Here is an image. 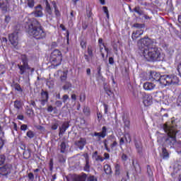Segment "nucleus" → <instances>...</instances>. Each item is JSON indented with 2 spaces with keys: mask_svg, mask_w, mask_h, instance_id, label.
Masks as SVG:
<instances>
[{
  "mask_svg": "<svg viewBox=\"0 0 181 181\" xmlns=\"http://www.w3.org/2000/svg\"><path fill=\"white\" fill-rule=\"evenodd\" d=\"M27 33L30 36L36 39V40H43L46 39V31L40 22L36 19H33L29 24L27 28Z\"/></svg>",
  "mask_w": 181,
  "mask_h": 181,
  "instance_id": "1",
  "label": "nucleus"
},
{
  "mask_svg": "<svg viewBox=\"0 0 181 181\" xmlns=\"http://www.w3.org/2000/svg\"><path fill=\"white\" fill-rule=\"evenodd\" d=\"M142 54L146 62L148 63H156L165 60V54L159 48L153 47V48H144Z\"/></svg>",
  "mask_w": 181,
  "mask_h": 181,
  "instance_id": "2",
  "label": "nucleus"
},
{
  "mask_svg": "<svg viewBox=\"0 0 181 181\" xmlns=\"http://www.w3.org/2000/svg\"><path fill=\"white\" fill-rule=\"evenodd\" d=\"M163 128L165 132L167 133V136L164 137V145L173 148L175 144H176L177 128L173 125V122H172V124L170 125H168L167 124H163Z\"/></svg>",
  "mask_w": 181,
  "mask_h": 181,
  "instance_id": "3",
  "label": "nucleus"
},
{
  "mask_svg": "<svg viewBox=\"0 0 181 181\" xmlns=\"http://www.w3.org/2000/svg\"><path fill=\"white\" fill-rule=\"evenodd\" d=\"M51 69H57L63 62V54L59 49H54L50 55Z\"/></svg>",
  "mask_w": 181,
  "mask_h": 181,
  "instance_id": "4",
  "label": "nucleus"
},
{
  "mask_svg": "<svg viewBox=\"0 0 181 181\" xmlns=\"http://www.w3.org/2000/svg\"><path fill=\"white\" fill-rule=\"evenodd\" d=\"M21 60L22 64H18L17 65L20 70L19 74H21V76L25 74L26 73V70H30L31 73L35 72V68H31L29 66V58H28L27 54H21Z\"/></svg>",
  "mask_w": 181,
  "mask_h": 181,
  "instance_id": "5",
  "label": "nucleus"
},
{
  "mask_svg": "<svg viewBox=\"0 0 181 181\" xmlns=\"http://www.w3.org/2000/svg\"><path fill=\"white\" fill-rule=\"evenodd\" d=\"M134 28L137 30L134 31L132 34V38L133 40H136V39L141 37L144 35V29H145V24L134 23Z\"/></svg>",
  "mask_w": 181,
  "mask_h": 181,
  "instance_id": "6",
  "label": "nucleus"
},
{
  "mask_svg": "<svg viewBox=\"0 0 181 181\" xmlns=\"http://www.w3.org/2000/svg\"><path fill=\"white\" fill-rule=\"evenodd\" d=\"M12 170H13V165L10 163H7L1 167H0V175L1 176H9L11 173H12Z\"/></svg>",
  "mask_w": 181,
  "mask_h": 181,
  "instance_id": "7",
  "label": "nucleus"
},
{
  "mask_svg": "<svg viewBox=\"0 0 181 181\" xmlns=\"http://www.w3.org/2000/svg\"><path fill=\"white\" fill-rule=\"evenodd\" d=\"M139 43L141 45V46H144L147 47V49L153 48V40L149 38L148 37H144L139 40Z\"/></svg>",
  "mask_w": 181,
  "mask_h": 181,
  "instance_id": "8",
  "label": "nucleus"
},
{
  "mask_svg": "<svg viewBox=\"0 0 181 181\" xmlns=\"http://www.w3.org/2000/svg\"><path fill=\"white\" fill-rule=\"evenodd\" d=\"M93 52V47L91 45L88 46V48H87L88 54H85L83 55L86 62H87L88 63H90V59H93V57H94V53Z\"/></svg>",
  "mask_w": 181,
  "mask_h": 181,
  "instance_id": "9",
  "label": "nucleus"
},
{
  "mask_svg": "<svg viewBox=\"0 0 181 181\" xmlns=\"http://www.w3.org/2000/svg\"><path fill=\"white\" fill-rule=\"evenodd\" d=\"M8 39L13 46L16 47V46L18 45V33H13L9 35Z\"/></svg>",
  "mask_w": 181,
  "mask_h": 181,
  "instance_id": "10",
  "label": "nucleus"
},
{
  "mask_svg": "<svg viewBox=\"0 0 181 181\" xmlns=\"http://www.w3.org/2000/svg\"><path fill=\"white\" fill-rule=\"evenodd\" d=\"M91 136H98L99 141L101 139V138H105V136H107V127L105 126L103 127L101 132H94L93 134H91Z\"/></svg>",
  "mask_w": 181,
  "mask_h": 181,
  "instance_id": "11",
  "label": "nucleus"
},
{
  "mask_svg": "<svg viewBox=\"0 0 181 181\" xmlns=\"http://www.w3.org/2000/svg\"><path fill=\"white\" fill-rule=\"evenodd\" d=\"M0 9L2 12H8L9 9V0H0Z\"/></svg>",
  "mask_w": 181,
  "mask_h": 181,
  "instance_id": "12",
  "label": "nucleus"
},
{
  "mask_svg": "<svg viewBox=\"0 0 181 181\" xmlns=\"http://www.w3.org/2000/svg\"><path fill=\"white\" fill-rule=\"evenodd\" d=\"M86 144H87V140H86V138L81 137L78 141H76L75 142V145L82 151V149L84 148V146H86Z\"/></svg>",
  "mask_w": 181,
  "mask_h": 181,
  "instance_id": "13",
  "label": "nucleus"
},
{
  "mask_svg": "<svg viewBox=\"0 0 181 181\" xmlns=\"http://www.w3.org/2000/svg\"><path fill=\"white\" fill-rule=\"evenodd\" d=\"M143 103L145 107H149V105H151L153 103L152 96H151V95H144L143 98Z\"/></svg>",
  "mask_w": 181,
  "mask_h": 181,
  "instance_id": "14",
  "label": "nucleus"
},
{
  "mask_svg": "<svg viewBox=\"0 0 181 181\" xmlns=\"http://www.w3.org/2000/svg\"><path fill=\"white\" fill-rule=\"evenodd\" d=\"M169 76L170 75H163L160 76V80L158 81L160 82L161 86H169Z\"/></svg>",
  "mask_w": 181,
  "mask_h": 181,
  "instance_id": "15",
  "label": "nucleus"
},
{
  "mask_svg": "<svg viewBox=\"0 0 181 181\" xmlns=\"http://www.w3.org/2000/svg\"><path fill=\"white\" fill-rule=\"evenodd\" d=\"M143 87L144 90H146L147 91H151L152 90H154V88L156 87V85L151 82H146L144 83Z\"/></svg>",
  "mask_w": 181,
  "mask_h": 181,
  "instance_id": "16",
  "label": "nucleus"
},
{
  "mask_svg": "<svg viewBox=\"0 0 181 181\" xmlns=\"http://www.w3.org/2000/svg\"><path fill=\"white\" fill-rule=\"evenodd\" d=\"M69 123L62 124L61 127H59V136H62V135H64V132H66V131L69 129Z\"/></svg>",
  "mask_w": 181,
  "mask_h": 181,
  "instance_id": "17",
  "label": "nucleus"
},
{
  "mask_svg": "<svg viewBox=\"0 0 181 181\" xmlns=\"http://www.w3.org/2000/svg\"><path fill=\"white\" fill-rule=\"evenodd\" d=\"M169 80V86L172 84H179V78L175 75H170Z\"/></svg>",
  "mask_w": 181,
  "mask_h": 181,
  "instance_id": "18",
  "label": "nucleus"
},
{
  "mask_svg": "<svg viewBox=\"0 0 181 181\" xmlns=\"http://www.w3.org/2000/svg\"><path fill=\"white\" fill-rule=\"evenodd\" d=\"M45 2V11L48 15H52L53 11L52 10V6H50V4L48 0H43Z\"/></svg>",
  "mask_w": 181,
  "mask_h": 181,
  "instance_id": "19",
  "label": "nucleus"
},
{
  "mask_svg": "<svg viewBox=\"0 0 181 181\" xmlns=\"http://www.w3.org/2000/svg\"><path fill=\"white\" fill-rule=\"evenodd\" d=\"M84 158L86 159V165L84 166L83 170H85V172H88L90 170V160L88 159V154H84Z\"/></svg>",
  "mask_w": 181,
  "mask_h": 181,
  "instance_id": "20",
  "label": "nucleus"
},
{
  "mask_svg": "<svg viewBox=\"0 0 181 181\" xmlns=\"http://www.w3.org/2000/svg\"><path fill=\"white\" fill-rule=\"evenodd\" d=\"M150 76L155 81H159V80H160V77L162 76L159 72L156 71L151 72Z\"/></svg>",
  "mask_w": 181,
  "mask_h": 181,
  "instance_id": "21",
  "label": "nucleus"
},
{
  "mask_svg": "<svg viewBox=\"0 0 181 181\" xmlns=\"http://www.w3.org/2000/svg\"><path fill=\"white\" fill-rule=\"evenodd\" d=\"M103 42V38H99L98 45H99V46H103V47H104L105 51L107 53L106 57H108V54L110 53V49H108V47H107V46H105V44Z\"/></svg>",
  "mask_w": 181,
  "mask_h": 181,
  "instance_id": "22",
  "label": "nucleus"
},
{
  "mask_svg": "<svg viewBox=\"0 0 181 181\" xmlns=\"http://www.w3.org/2000/svg\"><path fill=\"white\" fill-rule=\"evenodd\" d=\"M121 175V165L116 163L115 164V175L119 176Z\"/></svg>",
  "mask_w": 181,
  "mask_h": 181,
  "instance_id": "23",
  "label": "nucleus"
},
{
  "mask_svg": "<svg viewBox=\"0 0 181 181\" xmlns=\"http://www.w3.org/2000/svg\"><path fill=\"white\" fill-rule=\"evenodd\" d=\"M87 179V174L83 173L81 175H78L74 179V181H86Z\"/></svg>",
  "mask_w": 181,
  "mask_h": 181,
  "instance_id": "24",
  "label": "nucleus"
},
{
  "mask_svg": "<svg viewBox=\"0 0 181 181\" xmlns=\"http://www.w3.org/2000/svg\"><path fill=\"white\" fill-rule=\"evenodd\" d=\"M103 169L105 170V173H106V175H111V173H112V170L111 169V165H110L109 164H106L104 165Z\"/></svg>",
  "mask_w": 181,
  "mask_h": 181,
  "instance_id": "25",
  "label": "nucleus"
},
{
  "mask_svg": "<svg viewBox=\"0 0 181 181\" xmlns=\"http://www.w3.org/2000/svg\"><path fill=\"white\" fill-rule=\"evenodd\" d=\"M154 98L156 101H161L163 98V93L162 92H156L154 95Z\"/></svg>",
  "mask_w": 181,
  "mask_h": 181,
  "instance_id": "26",
  "label": "nucleus"
},
{
  "mask_svg": "<svg viewBox=\"0 0 181 181\" xmlns=\"http://www.w3.org/2000/svg\"><path fill=\"white\" fill-rule=\"evenodd\" d=\"M123 122L124 124V127L129 129L131 127V120H129L128 118L123 117Z\"/></svg>",
  "mask_w": 181,
  "mask_h": 181,
  "instance_id": "27",
  "label": "nucleus"
},
{
  "mask_svg": "<svg viewBox=\"0 0 181 181\" xmlns=\"http://www.w3.org/2000/svg\"><path fill=\"white\" fill-rule=\"evenodd\" d=\"M163 159H169V152L166 148H162Z\"/></svg>",
  "mask_w": 181,
  "mask_h": 181,
  "instance_id": "28",
  "label": "nucleus"
},
{
  "mask_svg": "<svg viewBox=\"0 0 181 181\" xmlns=\"http://www.w3.org/2000/svg\"><path fill=\"white\" fill-rule=\"evenodd\" d=\"M83 112L86 117H90L91 115V110L89 107H85L83 110Z\"/></svg>",
  "mask_w": 181,
  "mask_h": 181,
  "instance_id": "29",
  "label": "nucleus"
},
{
  "mask_svg": "<svg viewBox=\"0 0 181 181\" xmlns=\"http://www.w3.org/2000/svg\"><path fill=\"white\" fill-rule=\"evenodd\" d=\"M14 108H16V110H21V108H22V102H21V100H15L14 101Z\"/></svg>",
  "mask_w": 181,
  "mask_h": 181,
  "instance_id": "30",
  "label": "nucleus"
},
{
  "mask_svg": "<svg viewBox=\"0 0 181 181\" xmlns=\"http://www.w3.org/2000/svg\"><path fill=\"white\" fill-rule=\"evenodd\" d=\"M13 87H14L16 91H20V93H22V91H23V89H22L21 85L18 83L13 82Z\"/></svg>",
  "mask_w": 181,
  "mask_h": 181,
  "instance_id": "31",
  "label": "nucleus"
},
{
  "mask_svg": "<svg viewBox=\"0 0 181 181\" xmlns=\"http://www.w3.org/2000/svg\"><path fill=\"white\" fill-rule=\"evenodd\" d=\"M59 28L62 30H66V39H67V42H68V43H69V39H70V33L69 32V30H66V27L63 25V24H60V25H59Z\"/></svg>",
  "mask_w": 181,
  "mask_h": 181,
  "instance_id": "32",
  "label": "nucleus"
},
{
  "mask_svg": "<svg viewBox=\"0 0 181 181\" xmlns=\"http://www.w3.org/2000/svg\"><path fill=\"white\" fill-rule=\"evenodd\" d=\"M66 148H67V146L66 145V142L62 141L60 144V152H61V153H65Z\"/></svg>",
  "mask_w": 181,
  "mask_h": 181,
  "instance_id": "33",
  "label": "nucleus"
},
{
  "mask_svg": "<svg viewBox=\"0 0 181 181\" xmlns=\"http://www.w3.org/2000/svg\"><path fill=\"white\" fill-rule=\"evenodd\" d=\"M125 141L128 142V139L124 135V137H122L119 139V145L120 148H122V145H124V144H125Z\"/></svg>",
  "mask_w": 181,
  "mask_h": 181,
  "instance_id": "34",
  "label": "nucleus"
},
{
  "mask_svg": "<svg viewBox=\"0 0 181 181\" xmlns=\"http://www.w3.org/2000/svg\"><path fill=\"white\" fill-rule=\"evenodd\" d=\"M134 12H136V13H138V15H139L140 16H141V15H144V11H142L141 9V7L139 6H136L133 9Z\"/></svg>",
  "mask_w": 181,
  "mask_h": 181,
  "instance_id": "35",
  "label": "nucleus"
},
{
  "mask_svg": "<svg viewBox=\"0 0 181 181\" xmlns=\"http://www.w3.org/2000/svg\"><path fill=\"white\" fill-rule=\"evenodd\" d=\"M41 97L44 100H49V93L42 90L41 91Z\"/></svg>",
  "mask_w": 181,
  "mask_h": 181,
  "instance_id": "36",
  "label": "nucleus"
},
{
  "mask_svg": "<svg viewBox=\"0 0 181 181\" xmlns=\"http://www.w3.org/2000/svg\"><path fill=\"white\" fill-rule=\"evenodd\" d=\"M134 168L135 169L136 173H141V172H142V169L141 168L139 163H136V165H134Z\"/></svg>",
  "mask_w": 181,
  "mask_h": 181,
  "instance_id": "37",
  "label": "nucleus"
},
{
  "mask_svg": "<svg viewBox=\"0 0 181 181\" xmlns=\"http://www.w3.org/2000/svg\"><path fill=\"white\" fill-rule=\"evenodd\" d=\"M6 160V156L5 154L0 155V166L5 164V161Z\"/></svg>",
  "mask_w": 181,
  "mask_h": 181,
  "instance_id": "38",
  "label": "nucleus"
},
{
  "mask_svg": "<svg viewBox=\"0 0 181 181\" xmlns=\"http://www.w3.org/2000/svg\"><path fill=\"white\" fill-rule=\"evenodd\" d=\"M34 16L35 18H41V16H43V12L41 10H36L34 13Z\"/></svg>",
  "mask_w": 181,
  "mask_h": 181,
  "instance_id": "39",
  "label": "nucleus"
},
{
  "mask_svg": "<svg viewBox=\"0 0 181 181\" xmlns=\"http://www.w3.org/2000/svg\"><path fill=\"white\" fill-rule=\"evenodd\" d=\"M67 73H69L68 71H63L62 75L60 76L61 81H66L67 80Z\"/></svg>",
  "mask_w": 181,
  "mask_h": 181,
  "instance_id": "40",
  "label": "nucleus"
},
{
  "mask_svg": "<svg viewBox=\"0 0 181 181\" xmlns=\"http://www.w3.org/2000/svg\"><path fill=\"white\" fill-rule=\"evenodd\" d=\"M104 90L106 94H107V95L109 96L112 95V91H111V89H110V87L104 86Z\"/></svg>",
  "mask_w": 181,
  "mask_h": 181,
  "instance_id": "41",
  "label": "nucleus"
},
{
  "mask_svg": "<svg viewBox=\"0 0 181 181\" xmlns=\"http://www.w3.org/2000/svg\"><path fill=\"white\" fill-rule=\"evenodd\" d=\"M26 135L30 139H32L35 138V132H33L32 130H29L27 133Z\"/></svg>",
  "mask_w": 181,
  "mask_h": 181,
  "instance_id": "42",
  "label": "nucleus"
},
{
  "mask_svg": "<svg viewBox=\"0 0 181 181\" xmlns=\"http://www.w3.org/2000/svg\"><path fill=\"white\" fill-rule=\"evenodd\" d=\"M27 5L28 8H33L35 6V0H27Z\"/></svg>",
  "mask_w": 181,
  "mask_h": 181,
  "instance_id": "43",
  "label": "nucleus"
},
{
  "mask_svg": "<svg viewBox=\"0 0 181 181\" xmlns=\"http://www.w3.org/2000/svg\"><path fill=\"white\" fill-rule=\"evenodd\" d=\"M58 159L60 163H64V162H66V158H64V156H63L62 154L58 155Z\"/></svg>",
  "mask_w": 181,
  "mask_h": 181,
  "instance_id": "44",
  "label": "nucleus"
},
{
  "mask_svg": "<svg viewBox=\"0 0 181 181\" xmlns=\"http://www.w3.org/2000/svg\"><path fill=\"white\" fill-rule=\"evenodd\" d=\"M96 114L98 122H101V120L103 119V113L98 110Z\"/></svg>",
  "mask_w": 181,
  "mask_h": 181,
  "instance_id": "45",
  "label": "nucleus"
},
{
  "mask_svg": "<svg viewBox=\"0 0 181 181\" xmlns=\"http://www.w3.org/2000/svg\"><path fill=\"white\" fill-rule=\"evenodd\" d=\"M80 46H81V49H83V50L86 49L87 47V42H86L84 40H81L80 42Z\"/></svg>",
  "mask_w": 181,
  "mask_h": 181,
  "instance_id": "46",
  "label": "nucleus"
},
{
  "mask_svg": "<svg viewBox=\"0 0 181 181\" xmlns=\"http://www.w3.org/2000/svg\"><path fill=\"white\" fill-rule=\"evenodd\" d=\"M103 12L106 14L107 18L110 19V13L108 11V8L107 6L103 7Z\"/></svg>",
  "mask_w": 181,
  "mask_h": 181,
  "instance_id": "47",
  "label": "nucleus"
},
{
  "mask_svg": "<svg viewBox=\"0 0 181 181\" xmlns=\"http://www.w3.org/2000/svg\"><path fill=\"white\" fill-rule=\"evenodd\" d=\"M5 71H6L5 66L4 65H0V76H1V74H5Z\"/></svg>",
  "mask_w": 181,
  "mask_h": 181,
  "instance_id": "48",
  "label": "nucleus"
},
{
  "mask_svg": "<svg viewBox=\"0 0 181 181\" xmlns=\"http://www.w3.org/2000/svg\"><path fill=\"white\" fill-rule=\"evenodd\" d=\"M87 181H98V180L95 177V176L90 175L88 177Z\"/></svg>",
  "mask_w": 181,
  "mask_h": 181,
  "instance_id": "49",
  "label": "nucleus"
},
{
  "mask_svg": "<svg viewBox=\"0 0 181 181\" xmlns=\"http://www.w3.org/2000/svg\"><path fill=\"white\" fill-rule=\"evenodd\" d=\"M134 145L136 146V148H141L142 147V142L141 141H134Z\"/></svg>",
  "mask_w": 181,
  "mask_h": 181,
  "instance_id": "50",
  "label": "nucleus"
},
{
  "mask_svg": "<svg viewBox=\"0 0 181 181\" xmlns=\"http://www.w3.org/2000/svg\"><path fill=\"white\" fill-rule=\"evenodd\" d=\"M99 48H100V54H101L102 57L103 59H105V54L103 52V50H104V47H103V45H99Z\"/></svg>",
  "mask_w": 181,
  "mask_h": 181,
  "instance_id": "51",
  "label": "nucleus"
},
{
  "mask_svg": "<svg viewBox=\"0 0 181 181\" xmlns=\"http://www.w3.org/2000/svg\"><path fill=\"white\" fill-rule=\"evenodd\" d=\"M28 177L30 181L35 180V175H33V173H28Z\"/></svg>",
  "mask_w": 181,
  "mask_h": 181,
  "instance_id": "52",
  "label": "nucleus"
},
{
  "mask_svg": "<svg viewBox=\"0 0 181 181\" xmlns=\"http://www.w3.org/2000/svg\"><path fill=\"white\" fill-rule=\"evenodd\" d=\"M105 149H106L107 152H111V148L108 147V144H107V140L104 141Z\"/></svg>",
  "mask_w": 181,
  "mask_h": 181,
  "instance_id": "53",
  "label": "nucleus"
},
{
  "mask_svg": "<svg viewBox=\"0 0 181 181\" xmlns=\"http://www.w3.org/2000/svg\"><path fill=\"white\" fill-rule=\"evenodd\" d=\"M79 100L81 101V103H84L86 101V94L83 93V94H81L80 95V99Z\"/></svg>",
  "mask_w": 181,
  "mask_h": 181,
  "instance_id": "54",
  "label": "nucleus"
},
{
  "mask_svg": "<svg viewBox=\"0 0 181 181\" xmlns=\"http://www.w3.org/2000/svg\"><path fill=\"white\" fill-rule=\"evenodd\" d=\"M116 146H118V142L117 141H114L112 144H110L111 149H114V148H116Z\"/></svg>",
  "mask_w": 181,
  "mask_h": 181,
  "instance_id": "55",
  "label": "nucleus"
},
{
  "mask_svg": "<svg viewBox=\"0 0 181 181\" xmlns=\"http://www.w3.org/2000/svg\"><path fill=\"white\" fill-rule=\"evenodd\" d=\"M57 128H59V124H57V123L53 124L51 126V129H52V131H56V129H57Z\"/></svg>",
  "mask_w": 181,
  "mask_h": 181,
  "instance_id": "56",
  "label": "nucleus"
},
{
  "mask_svg": "<svg viewBox=\"0 0 181 181\" xmlns=\"http://www.w3.org/2000/svg\"><path fill=\"white\" fill-rule=\"evenodd\" d=\"M53 158H50L49 165V170H53Z\"/></svg>",
  "mask_w": 181,
  "mask_h": 181,
  "instance_id": "57",
  "label": "nucleus"
},
{
  "mask_svg": "<svg viewBox=\"0 0 181 181\" xmlns=\"http://www.w3.org/2000/svg\"><path fill=\"white\" fill-rule=\"evenodd\" d=\"M97 162L100 160V162H104V158H103L101 156H97V158H95Z\"/></svg>",
  "mask_w": 181,
  "mask_h": 181,
  "instance_id": "58",
  "label": "nucleus"
},
{
  "mask_svg": "<svg viewBox=\"0 0 181 181\" xmlns=\"http://www.w3.org/2000/svg\"><path fill=\"white\" fill-rule=\"evenodd\" d=\"M55 105H57L58 107H60L62 105H63V102H62V100H57L55 102Z\"/></svg>",
  "mask_w": 181,
  "mask_h": 181,
  "instance_id": "59",
  "label": "nucleus"
},
{
  "mask_svg": "<svg viewBox=\"0 0 181 181\" xmlns=\"http://www.w3.org/2000/svg\"><path fill=\"white\" fill-rule=\"evenodd\" d=\"M69 95H64L62 97V101L63 103H66L67 100H69Z\"/></svg>",
  "mask_w": 181,
  "mask_h": 181,
  "instance_id": "60",
  "label": "nucleus"
},
{
  "mask_svg": "<svg viewBox=\"0 0 181 181\" xmlns=\"http://www.w3.org/2000/svg\"><path fill=\"white\" fill-rule=\"evenodd\" d=\"M54 14L57 16H61V13H60V11H59V8L57 7L56 8H54Z\"/></svg>",
  "mask_w": 181,
  "mask_h": 181,
  "instance_id": "61",
  "label": "nucleus"
},
{
  "mask_svg": "<svg viewBox=\"0 0 181 181\" xmlns=\"http://www.w3.org/2000/svg\"><path fill=\"white\" fill-rule=\"evenodd\" d=\"M103 107H104L105 114H108V105L104 103Z\"/></svg>",
  "mask_w": 181,
  "mask_h": 181,
  "instance_id": "62",
  "label": "nucleus"
},
{
  "mask_svg": "<svg viewBox=\"0 0 181 181\" xmlns=\"http://www.w3.org/2000/svg\"><path fill=\"white\" fill-rule=\"evenodd\" d=\"M71 87V84L68 83L63 86V90H69Z\"/></svg>",
  "mask_w": 181,
  "mask_h": 181,
  "instance_id": "63",
  "label": "nucleus"
},
{
  "mask_svg": "<svg viewBox=\"0 0 181 181\" xmlns=\"http://www.w3.org/2000/svg\"><path fill=\"white\" fill-rule=\"evenodd\" d=\"M177 70L179 73V76L181 77V62L177 65Z\"/></svg>",
  "mask_w": 181,
  "mask_h": 181,
  "instance_id": "64",
  "label": "nucleus"
}]
</instances>
